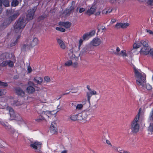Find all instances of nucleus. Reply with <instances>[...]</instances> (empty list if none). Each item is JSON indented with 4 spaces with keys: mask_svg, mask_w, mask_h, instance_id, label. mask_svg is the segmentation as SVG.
Segmentation results:
<instances>
[{
    "mask_svg": "<svg viewBox=\"0 0 153 153\" xmlns=\"http://www.w3.org/2000/svg\"><path fill=\"white\" fill-rule=\"evenodd\" d=\"M139 117V113H138L130 123V129L133 133H136L139 131L140 128Z\"/></svg>",
    "mask_w": 153,
    "mask_h": 153,
    "instance_id": "1",
    "label": "nucleus"
},
{
    "mask_svg": "<svg viewBox=\"0 0 153 153\" xmlns=\"http://www.w3.org/2000/svg\"><path fill=\"white\" fill-rule=\"evenodd\" d=\"M135 77L137 78L136 79V83L139 85H141L144 87L143 83L146 82V76L144 74L141 73L140 72V70L137 69L135 67H133Z\"/></svg>",
    "mask_w": 153,
    "mask_h": 153,
    "instance_id": "2",
    "label": "nucleus"
},
{
    "mask_svg": "<svg viewBox=\"0 0 153 153\" xmlns=\"http://www.w3.org/2000/svg\"><path fill=\"white\" fill-rule=\"evenodd\" d=\"M27 22L24 21L23 17L19 18L18 20L17 23L14 27V30L16 33H20L22 31V29L25 26Z\"/></svg>",
    "mask_w": 153,
    "mask_h": 153,
    "instance_id": "3",
    "label": "nucleus"
},
{
    "mask_svg": "<svg viewBox=\"0 0 153 153\" xmlns=\"http://www.w3.org/2000/svg\"><path fill=\"white\" fill-rule=\"evenodd\" d=\"M74 48H72L68 51V56L69 58L72 60V61L75 60L76 61L78 60L79 59V56H76L73 53ZM78 65V64L76 62H72V63L71 64V66L74 68H76Z\"/></svg>",
    "mask_w": 153,
    "mask_h": 153,
    "instance_id": "4",
    "label": "nucleus"
},
{
    "mask_svg": "<svg viewBox=\"0 0 153 153\" xmlns=\"http://www.w3.org/2000/svg\"><path fill=\"white\" fill-rule=\"evenodd\" d=\"M42 143L41 142L36 141L31 142L30 145V147L34 149L36 152L41 153Z\"/></svg>",
    "mask_w": 153,
    "mask_h": 153,
    "instance_id": "5",
    "label": "nucleus"
},
{
    "mask_svg": "<svg viewBox=\"0 0 153 153\" xmlns=\"http://www.w3.org/2000/svg\"><path fill=\"white\" fill-rule=\"evenodd\" d=\"M36 7H35L32 9H31L27 10L26 15V20H24L26 22V21H29L33 19L35 12L36 11Z\"/></svg>",
    "mask_w": 153,
    "mask_h": 153,
    "instance_id": "6",
    "label": "nucleus"
},
{
    "mask_svg": "<svg viewBox=\"0 0 153 153\" xmlns=\"http://www.w3.org/2000/svg\"><path fill=\"white\" fill-rule=\"evenodd\" d=\"M91 114V111L90 110H85L83 111L81 113H79V120H87L88 119L89 116Z\"/></svg>",
    "mask_w": 153,
    "mask_h": 153,
    "instance_id": "7",
    "label": "nucleus"
},
{
    "mask_svg": "<svg viewBox=\"0 0 153 153\" xmlns=\"http://www.w3.org/2000/svg\"><path fill=\"white\" fill-rule=\"evenodd\" d=\"M27 41L31 47H34L37 45L39 42L38 38L36 37H33L31 39H28Z\"/></svg>",
    "mask_w": 153,
    "mask_h": 153,
    "instance_id": "8",
    "label": "nucleus"
},
{
    "mask_svg": "<svg viewBox=\"0 0 153 153\" xmlns=\"http://www.w3.org/2000/svg\"><path fill=\"white\" fill-rule=\"evenodd\" d=\"M91 50L92 46L91 45H88L85 46L82 49L80 52L79 54V56H82L83 55L89 52Z\"/></svg>",
    "mask_w": 153,
    "mask_h": 153,
    "instance_id": "9",
    "label": "nucleus"
},
{
    "mask_svg": "<svg viewBox=\"0 0 153 153\" xmlns=\"http://www.w3.org/2000/svg\"><path fill=\"white\" fill-rule=\"evenodd\" d=\"M115 52L116 53H115V55H117L120 56L122 55L123 57L127 56L126 50H124L120 52V49L118 47H117L116 51Z\"/></svg>",
    "mask_w": 153,
    "mask_h": 153,
    "instance_id": "10",
    "label": "nucleus"
},
{
    "mask_svg": "<svg viewBox=\"0 0 153 153\" xmlns=\"http://www.w3.org/2000/svg\"><path fill=\"white\" fill-rule=\"evenodd\" d=\"M151 49L149 46L143 47L141 49L140 53L142 54L147 55L149 54V52Z\"/></svg>",
    "mask_w": 153,
    "mask_h": 153,
    "instance_id": "11",
    "label": "nucleus"
},
{
    "mask_svg": "<svg viewBox=\"0 0 153 153\" xmlns=\"http://www.w3.org/2000/svg\"><path fill=\"white\" fill-rule=\"evenodd\" d=\"M50 131L51 133L54 134L56 133L57 130V126L55 122H53L50 127Z\"/></svg>",
    "mask_w": 153,
    "mask_h": 153,
    "instance_id": "12",
    "label": "nucleus"
},
{
    "mask_svg": "<svg viewBox=\"0 0 153 153\" xmlns=\"http://www.w3.org/2000/svg\"><path fill=\"white\" fill-rule=\"evenodd\" d=\"M19 15V13L17 12L10 16L8 18V19L6 20L8 22V24H10L12 21L15 20Z\"/></svg>",
    "mask_w": 153,
    "mask_h": 153,
    "instance_id": "13",
    "label": "nucleus"
},
{
    "mask_svg": "<svg viewBox=\"0 0 153 153\" xmlns=\"http://www.w3.org/2000/svg\"><path fill=\"white\" fill-rule=\"evenodd\" d=\"M97 9L96 6L95 5H93L90 9H88L86 13L89 16L93 14Z\"/></svg>",
    "mask_w": 153,
    "mask_h": 153,
    "instance_id": "14",
    "label": "nucleus"
},
{
    "mask_svg": "<svg viewBox=\"0 0 153 153\" xmlns=\"http://www.w3.org/2000/svg\"><path fill=\"white\" fill-rule=\"evenodd\" d=\"M101 42V41L100 39L95 38L93 39L91 43L93 46H97L100 45Z\"/></svg>",
    "mask_w": 153,
    "mask_h": 153,
    "instance_id": "15",
    "label": "nucleus"
},
{
    "mask_svg": "<svg viewBox=\"0 0 153 153\" xmlns=\"http://www.w3.org/2000/svg\"><path fill=\"white\" fill-rule=\"evenodd\" d=\"M97 93L96 91L94 90L91 89L90 91V92H87L86 93V97L87 98V100L89 102H90V99L91 97L93 95H96Z\"/></svg>",
    "mask_w": 153,
    "mask_h": 153,
    "instance_id": "16",
    "label": "nucleus"
},
{
    "mask_svg": "<svg viewBox=\"0 0 153 153\" xmlns=\"http://www.w3.org/2000/svg\"><path fill=\"white\" fill-rule=\"evenodd\" d=\"M75 8L74 6H71L69 8H67L64 11V13L67 16L69 15L71 13H73Z\"/></svg>",
    "mask_w": 153,
    "mask_h": 153,
    "instance_id": "17",
    "label": "nucleus"
},
{
    "mask_svg": "<svg viewBox=\"0 0 153 153\" xmlns=\"http://www.w3.org/2000/svg\"><path fill=\"white\" fill-rule=\"evenodd\" d=\"M15 91L17 94L19 96L23 97L25 95V91L20 88H16Z\"/></svg>",
    "mask_w": 153,
    "mask_h": 153,
    "instance_id": "18",
    "label": "nucleus"
},
{
    "mask_svg": "<svg viewBox=\"0 0 153 153\" xmlns=\"http://www.w3.org/2000/svg\"><path fill=\"white\" fill-rule=\"evenodd\" d=\"M59 24L61 26L64 27L66 28H70L71 25V23L68 22H59Z\"/></svg>",
    "mask_w": 153,
    "mask_h": 153,
    "instance_id": "19",
    "label": "nucleus"
},
{
    "mask_svg": "<svg viewBox=\"0 0 153 153\" xmlns=\"http://www.w3.org/2000/svg\"><path fill=\"white\" fill-rule=\"evenodd\" d=\"M6 109L7 110H8L9 112V114L11 117L13 118L12 119L15 117V115L14 112L13 110L9 106H7L6 107Z\"/></svg>",
    "mask_w": 153,
    "mask_h": 153,
    "instance_id": "20",
    "label": "nucleus"
},
{
    "mask_svg": "<svg viewBox=\"0 0 153 153\" xmlns=\"http://www.w3.org/2000/svg\"><path fill=\"white\" fill-rule=\"evenodd\" d=\"M56 40L60 48L65 49L66 48V45L64 42L61 39L59 38H57Z\"/></svg>",
    "mask_w": 153,
    "mask_h": 153,
    "instance_id": "21",
    "label": "nucleus"
},
{
    "mask_svg": "<svg viewBox=\"0 0 153 153\" xmlns=\"http://www.w3.org/2000/svg\"><path fill=\"white\" fill-rule=\"evenodd\" d=\"M33 81L37 85H41L43 82V79L41 77H36L33 79Z\"/></svg>",
    "mask_w": 153,
    "mask_h": 153,
    "instance_id": "22",
    "label": "nucleus"
},
{
    "mask_svg": "<svg viewBox=\"0 0 153 153\" xmlns=\"http://www.w3.org/2000/svg\"><path fill=\"white\" fill-rule=\"evenodd\" d=\"M86 101L85 99V101L82 102V104H78L76 106V111H80L83 108V105L85 104V102Z\"/></svg>",
    "mask_w": 153,
    "mask_h": 153,
    "instance_id": "23",
    "label": "nucleus"
},
{
    "mask_svg": "<svg viewBox=\"0 0 153 153\" xmlns=\"http://www.w3.org/2000/svg\"><path fill=\"white\" fill-rule=\"evenodd\" d=\"M27 92L29 94H32L35 91V89L33 86H29L26 89Z\"/></svg>",
    "mask_w": 153,
    "mask_h": 153,
    "instance_id": "24",
    "label": "nucleus"
},
{
    "mask_svg": "<svg viewBox=\"0 0 153 153\" xmlns=\"http://www.w3.org/2000/svg\"><path fill=\"white\" fill-rule=\"evenodd\" d=\"M30 47H31L30 46L29 43L27 42V43L26 44L23 45L21 49L23 51H26L27 50L29 49Z\"/></svg>",
    "mask_w": 153,
    "mask_h": 153,
    "instance_id": "25",
    "label": "nucleus"
},
{
    "mask_svg": "<svg viewBox=\"0 0 153 153\" xmlns=\"http://www.w3.org/2000/svg\"><path fill=\"white\" fill-rule=\"evenodd\" d=\"M1 5L3 4L5 7H8L9 6V1L8 0H1Z\"/></svg>",
    "mask_w": 153,
    "mask_h": 153,
    "instance_id": "26",
    "label": "nucleus"
},
{
    "mask_svg": "<svg viewBox=\"0 0 153 153\" xmlns=\"http://www.w3.org/2000/svg\"><path fill=\"white\" fill-rule=\"evenodd\" d=\"M71 119L73 121H75L76 120H79V114L73 115L70 117Z\"/></svg>",
    "mask_w": 153,
    "mask_h": 153,
    "instance_id": "27",
    "label": "nucleus"
},
{
    "mask_svg": "<svg viewBox=\"0 0 153 153\" xmlns=\"http://www.w3.org/2000/svg\"><path fill=\"white\" fill-rule=\"evenodd\" d=\"M36 121L38 122H40L43 121H46V120L45 118V117H43V116L41 115L39 116L37 118L35 119Z\"/></svg>",
    "mask_w": 153,
    "mask_h": 153,
    "instance_id": "28",
    "label": "nucleus"
},
{
    "mask_svg": "<svg viewBox=\"0 0 153 153\" xmlns=\"http://www.w3.org/2000/svg\"><path fill=\"white\" fill-rule=\"evenodd\" d=\"M142 44L141 43V41L140 42L137 43L136 42H135L133 45V48L137 49L138 48L140 47Z\"/></svg>",
    "mask_w": 153,
    "mask_h": 153,
    "instance_id": "29",
    "label": "nucleus"
},
{
    "mask_svg": "<svg viewBox=\"0 0 153 153\" xmlns=\"http://www.w3.org/2000/svg\"><path fill=\"white\" fill-rule=\"evenodd\" d=\"M148 42L149 41L147 40L141 41V43L142 44L143 47L149 46L148 44Z\"/></svg>",
    "mask_w": 153,
    "mask_h": 153,
    "instance_id": "30",
    "label": "nucleus"
},
{
    "mask_svg": "<svg viewBox=\"0 0 153 153\" xmlns=\"http://www.w3.org/2000/svg\"><path fill=\"white\" fill-rule=\"evenodd\" d=\"M72 63V60H69L65 63L64 65L66 66H71Z\"/></svg>",
    "mask_w": 153,
    "mask_h": 153,
    "instance_id": "31",
    "label": "nucleus"
},
{
    "mask_svg": "<svg viewBox=\"0 0 153 153\" xmlns=\"http://www.w3.org/2000/svg\"><path fill=\"white\" fill-rule=\"evenodd\" d=\"M19 4V1L17 0H13L11 3V5L13 6H16Z\"/></svg>",
    "mask_w": 153,
    "mask_h": 153,
    "instance_id": "32",
    "label": "nucleus"
},
{
    "mask_svg": "<svg viewBox=\"0 0 153 153\" xmlns=\"http://www.w3.org/2000/svg\"><path fill=\"white\" fill-rule=\"evenodd\" d=\"M144 85V87L143 86V87H145L146 89L148 90V91H151L152 89V86L149 84H146V86Z\"/></svg>",
    "mask_w": 153,
    "mask_h": 153,
    "instance_id": "33",
    "label": "nucleus"
},
{
    "mask_svg": "<svg viewBox=\"0 0 153 153\" xmlns=\"http://www.w3.org/2000/svg\"><path fill=\"white\" fill-rule=\"evenodd\" d=\"M148 130L152 132L153 131V123H151L149 127Z\"/></svg>",
    "mask_w": 153,
    "mask_h": 153,
    "instance_id": "34",
    "label": "nucleus"
},
{
    "mask_svg": "<svg viewBox=\"0 0 153 153\" xmlns=\"http://www.w3.org/2000/svg\"><path fill=\"white\" fill-rule=\"evenodd\" d=\"M1 124L6 129L8 130L9 128V127L4 122L0 121Z\"/></svg>",
    "mask_w": 153,
    "mask_h": 153,
    "instance_id": "35",
    "label": "nucleus"
},
{
    "mask_svg": "<svg viewBox=\"0 0 153 153\" xmlns=\"http://www.w3.org/2000/svg\"><path fill=\"white\" fill-rule=\"evenodd\" d=\"M115 27L117 29H119L121 28H122V23H117L115 25Z\"/></svg>",
    "mask_w": 153,
    "mask_h": 153,
    "instance_id": "36",
    "label": "nucleus"
},
{
    "mask_svg": "<svg viewBox=\"0 0 153 153\" xmlns=\"http://www.w3.org/2000/svg\"><path fill=\"white\" fill-rule=\"evenodd\" d=\"M8 86V84L6 82H2L0 81V86L6 87Z\"/></svg>",
    "mask_w": 153,
    "mask_h": 153,
    "instance_id": "37",
    "label": "nucleus"
},
{
    "mask_svg": "<svg viewBox=\"0 0 153 153\" xmlns=\"http://www.w3.org/2000/svg\"><path fill=\"white\" fill-rule=\"evenodd\" d=\"M7 62H8L7 65H8L9 67H13L14 65L13 62L11 60H7Z\"/></svg>",
    "mask_w": 153,
    "mask_h": 153,
    "instance_id": "38",
    "label": "nucleus"
},
{
    "mask_svg": "<svg viewBox=\"0 0 153 153\" xmlns=\"http://www.w3.org/2000/svg\"><path fill=\"white\" fill-rule=\"evenodd\" d=\"M56 29L57 30H59L63 32H65V29L64 28L62 27H56Z\"/></svg>",
    "mask_w": 153,
    "mask_h": 153,
    "instance_id": "39",
    "label": "nucleus"
},
{
    "mask_svg": "<svg viewBox=\"0 0 153 153\" xmlns=\"http://www.w3.org/2000/svg\"><path fill=\"white\" fill-rule=\"evenodd\" d=\"M8 62L7 61H3L1 64L0 66L1 67H4L6 66L7 65V63Z\"/></svg>",
    "mask_w": 153,
    "mask_h": 153,
    "instance_id": "40",
    "label": "nucleus"
},
{
    "mask_svg": "<svg viewBox=\"0 0 153 153\" xmlns=\"http://www.w3.org/2000/svg\"><path fill=\"white\" fill-rule=\"evenodd\" d=\"M129 24L128 23H122V28H125L129 26Z\"/></svg>",
    "mask_w": 153,
    "mask_h": 153,
    "instance_id": "41",
    "label": "nucleus"
},
{
    "mask_svg": "<svg viewBox=\"0 0 153 153\" xmlns=\"http://www.w3.org/2000/svg\"><path fill=\"white\" fill-rule=\"evenodd\" d=\"M20 38V36L19 35L17 37V39H16V40L13 43L12 42L11 45L12 46H13L15 45H16L17 42L18 40Z\"/></svg>",
    "mask_w": 153,
    "mask_h": 153,
    "instance_id": "42",
    "label": "nucleus"
},
{
    "mask_svg": "<svg viewBox=\"0 0 153 153\" xmlns=\"http://www.w3.org/2000/svg\"><path fill=\"white\" fill-rule=\"evenodd\" d=\"M46 112H47V113L50 114L52 115L56 114L57 112V111H48Z\"/></svg>",
    "mask_w": 153,
    "mask_h": 153,
    "instance_id": "43",
    "label": "nucleus"
},
{
    "mask_svg": "<svg viewBox=\"0 0 153 153\" xmlns=\"http://www.w3.org/2000/svg\"><path fill=\"white\" fill-rule=\"evenodd\" d=\"M118 151L120 153H129L127 151H125L123 150H121L120 149H117Z\"/></svg>",
    "mask_w": 153,
    "mask_h": 153,
    "instance_id": "44",
    "label": "nucleus"
},
{
    "mask_svg": "<svg viewBox=\"0 0 153 153\" xmlns=\"http://www.w3.org/2000/svg\"><path fill=\"white\" fill-rule=\"evenodd\" d=\"M44 80L47 82H49L51 80L50 77L48 76H45L44 78Z\"/></svg>",
    "mask_w": 153,
    "mask_h": 153,
    "instance_id": "45",
    "label": "nucleus"
},
{
    "mask_svg": "<svg viewBox=\"0 0 153 153\" xmlns=\"http://www.w3.org/2000/svg\"><path fill=\"white\" fill-rule=\"evenodd\" d=\"M89 36H89L88 33H87L83 35L82 38L84 40H85Z\"/></svg>",
    "mask_w": 153,
    "mask_h": 153,
    "instance_id": "46",
    "label": "nucleus"
},
{
    "mask_svg": "<svg viewBox=\"0 0 153 153\" xmlns=\"http://www.w3.org/2000/svg\"><path fill=\"white\" fill-rule=\"evenodd\" d=\"M95 33V30H93L92 31H91L89 33H88V34L89 35V36H94Z\"/></svg>",
    "mask_w": 153,
    "mask_h": 153,
    "instance_id": "47",
    "label": "nucleus"
},
{
    "mask_svg": "<svg viewBox=\"0 0 153 153\" xmlns=\"http://www.w3.org/2000/svg\"><path fill=\"white\" fill-rule=\"evenodd\" d=\"M45 16L42 15L39 16L38 18V20L39 21H40L42 20H43L45 18Z\"/></svg>",
    "mask_w": 153,
    "mask_h": 153,
    "instance_id": "48",
    "label": "nucleus"
},
{
    "mask_svg": "<svg viewBox=\"0 0 153 153\" xmlns=\"http://www.w3.org/2000/svg\"><path fill=\"white\" fill-rule=\"evenodd\" d=\"M36 108L37 109V111L38 113L39 114H42V113H43V112L44 111L42 109H40L39 107Z\"/></svg>",
    "mask_w": 153,
    "mask_h": 153,
    "instance_id": "49",
    "label": "nucleus"
},
{
    "mask_svg": "<svg viewBox=\"0 0 153 153\" xmlns=\"http://www.w3.org/2000/svg\"><path fill=\"white\" fill-rule=\"evenodd\" d=\"M5 90H0V96H1L5 94L6 92H4Z\"/></svg>",
    "mask_w": 153,
    "mask_h": 153,
    "instance_id": "50",
    "label": "nucleus"
},
{
    "mask_svg": "<svg viewBox=\"0 0 153 153\" xmlns=\"http://www.w3.org/2000/svg\"><path fill=\"white\" fill-rule=\"evenodd\" d=\"M147 3L148 4L150 5H153V0H148Z\"/></svg>",
    "mask_w": 153,
    "mask_h": 153,
    "instance_id": "51",
    "label": "nucleus"
},
{
    "mask_svg": "<svg viewBox=\"0 0 153 153\" xmlns=\"http://www.w3.org/2000/svg\"><path fill=\"white\" fill-rule=\"evenodd\" d=\"M70 104L71 105V107H76V101H73L72 102L70 103Z\"/></svg>",
    "mask_w": 153,
    "mask_h": 153,
    "instance_id": "52",
    "label": "nucleus"
},
{
    "mask_svg": "<svg viewBox=\"0 0 153 153\" xmlns=\"http://www.w3.org/2000/svg\"><path fill=\"white\" fill-rule=\"evenodd\" d=\"M8 19V18L7 19H5L4 21V22H3V25L4 26H6L7 25H9L10 24H8V22L6 20H7Z\"/></svg>",
    "mask_w": 153,
    "mask_h": 153,
    "instance_id": "53",
    "label": "nucleus"
},
{
    "mask_svg": "<svg viewBox=\"0 0 153 153\" xmlns=\"http://www.w3.org/2000/svg\"><path fill=\"white\" fill-rule=\"evenodd\" d=\"M28 84L29 86H34V83L33 82L30 81L28 82Z\"/></svg>",
    "mask_w": 153,
    "mask_h": 153,
    "instance_id": "54",
    "label": "nucleus"
},
{
    "mask_svg": "<svg viewBox=\"0 0 153 153\" xmlns=\"http://www.w3.org/2000/svg\"><path fill=\"white\" fill-rule=\"evenodd\" d=\"M9 56V54L7 53H4L3 54H2L0 56L1 57H4V56L5 57V58L6 59L7 58V56Z\"/></svg>",
    "mask_w": 153,
    "mask_h": 153,
    "instance_id": "55",
    "label": "nucleus"
},
{
    "mask_svg": "<svg viewBox=\"0 0 153 153\" xmlns=\"http://www.w3.org/2000/svg\"><path fill=\"white\" fill-rule=\"evenodd\" d=\"M149 54L153 58V49H151L149 52Z\"/></svg>",
    "mask_w": 153,
    "mask_h": 153,
    "instance_id": "56",
    "label": "nucleus"
},
{
    "mask_svg": "<svg viewBox=\"0 0 153 153\" xmlns=\"http://www.w3.org/2000/svg\"><path fill=\"white\" fill-rule=\"evenodd\" d=\"M27 70L29 73H30L32 71V69L30 65L28 66Z\"/></svg>",
    "mask_w": 153,
    "mask_h": 153,
    "instance_id": "57",
    "label": "nucleus"
},
{
    "mask_svg": "<svg viewBox=\"0 0 153 153\" xmlns=\"http://www.w3.org/2000/svg\"><path fill=\"white\" fill-rule=\"evenodd\" d=\"M146 31L150 34L153 35V31L150 30H146Z\"/></svg>",
    "mask_w": 153,
    "mask_h": 153,
    "instance_id": "58",
    "label": "nucleus"
},
{
    "mask_svg": "<svg viewBox=\"0 0 153 153\" xmlns=\"http://www.w3.org/2000/svg\"><path fill=\"white\" fill-rule=\"evenodd\" d=\"M111 11H112V10H106V11L105 10H103V13H105L106 14H107L108 13H110Z\"/></svg>",
    "mask_w": 153,
    "mask_h": 153,
    "instance_id": "59",
    "label": "nucleus"
},
{
    "mask_svg": "<svg viewBox=\"0 0 153 153\" xmlns=\"http://www.w3.org/2000/svg\"><path fill=\"white\" fill-rule=\"evenodd\" d=\"M85 10V9L84 8H80L79 10V12L81 13L82 12H84Z\"/></svg>",
    "mask_w": 153,
    "mask_h": 153,
    "instance_id": "60",
    "label": "nucleus"
},
{
    "mask_svg": "<svg viewBox=\"0 0 153 153\" xmlns=\"http://www.w3.org/2000/svg\"><path fill=\"white\" fill-rule=\"evenodd\" d=\"M106 143L109 146H112V145L111 144V143L108 140H106Z\"/></svg>",
    "mask_w": 153,
    "mask_h": 153,
    "instance_id": "61",
    "label": "nucleus"
},
{
    "mask_svg": "<svg viewBox=\"0 0 153 153\" xmlns=\"http://www.w3.org/2000/svg\"><path fill=\"white\" fill-rule=\"evenodd\" d=\"M110 52L111 53H113V54H114L115 55V53H116L115 52V51L114 49H111L110 50Z\"/></svg>",
    "mask_w": 153,
    "mask_h": 153,
    "instance_id": "62",
    "label": "nucleus"
},
{
    "mask_svg": "<svg viewBox=\"0 0 153 153\" xmlns=\"http://www.w3.org/2000/svg\"><path fill=\"white\" fill-rule=\"evenodd\" d=\"M82 42H83L82 40V39H80L79 41V47H80L81 46V45L82 44Z\"/></svg>",
    "mask_w": 153,
    "mask_h": 153,
    "instance_id": "63",
    "label": "nucleus"
},
{
    "mask_svg": "<svg viewBox=\"0 0 153 153\" xmlns=\"http://www.w3.org/2000/svg\"><path fill=\"white\" fill-rule=\"evenodd\" d=\"M151 117L152 119V120H153V108L152 109V110L151 113Z\"/></svg>",
    "mask_w": 153,
    "mask_h": 153,
    "instance_id": "64",
    "label": "nucleus"
}]
</instances>
